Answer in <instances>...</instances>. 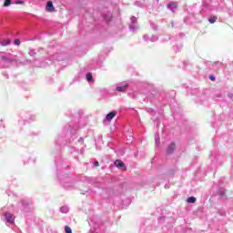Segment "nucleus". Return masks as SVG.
<instances>
[{"instance_id": "14", "label": "nucleus", "mask_w": 233, "mask_h": 233, "mask_svg": "<svg viewBox=\"0 0 233 233\" xmlns=\"http://www.w3.org/2000/svg\"><path fill=\"white\" fill-rule=\"evenodd\" d=\"M65 232H66V233H72L71 228L68 227V226H66V227H65Z\"/></svg>"}, {"instance_id": "9", "label": "nucleus", "mask_w": 233, "mask_h": 233, "mask_svg": "<svg viewBox=\"0 0 233 233\" xmlns=\"http://www.w3.org/2000/svg\"><path fill=\"white\" fill-rule=\"evenodd\" d=\"M87 82H93V75L91 73L86 74Z\"/></svg>"}, {"instance_id": "8", "label": "nucleus", "mask_w": 233, "mask_h": 233, "mask_svg": "<svg viewBox=\"0 0 233 233\" xmlns=\"http://www.w3.org/2000/svg\"><path fill=\"white\" fill-rule=\"evenodd\" d=\"M0 45H1L2 46H9V45H10V40H9V39L4 40L3 42H0Z\"/></svg>"}, {"instance_id": "5", "label": "nucleus", "mask_w": 233, "mask_h": 233, "mask_svg": "<svg viewBox=\"0 0 233 233\" xmlns=\"http://www.w3.org/2000/svg\"><path fill=\"white\" fill-rule=\"evenodd\" d=\"M175 147H176V144L175 143H171L170 146L167 149V154H173V152L175 150Z\"/></svg>"}, {"instance_id": "13", "label": "nucleus", "mask_w": 233, "mask_h": 233, "mask_svg": "<svg viewBox=\"0 0 233 233\" xmlns=\"http://www.w3.org/2000/svg\"><path fill=\"white\" fill-rule=\"evenodd\" d=\"M216 20H218V16H211L209 18V23L214 24L216 22Z\"/></svg>"}, {"instance_id": "6", "label": "nucleus", "mask_w": 233, "mask_h": 233, "mask_svg": "<svg viewBox=\"0 0 233 233\" xmlns=\"http://www.w3.org/2000/svg\"><path fill=\"white\" fill-rule=\"evenodd\" d=\"M2 61L7 62V63H13L15 62V59L9 58L8 56H1Z\"/></svg>"}, {"instance_id": "2", "label": "nucleus", "mask_w": 233, "mask_h": 233, "mask_svg": "<svg viewBox=\"0 0 233 233\" xmlns=\"http://www.w3.org/2000/svg\"><path fill=\"white\" fill-rule=\"evenodd\" d=\"M5 220L9 224H13L15 221V216L11 213H5Z\"/></svg>"}, {"instance_id": "12", "label": "nucleus", "mask_w": 233, "mask_h": 233, "mask_svg": "<svg viewBox=\"0 0 233 233\" xmlns=\"http://www.w3.org/2000/svg\"><path fill=\"white\" fill-rule=\"evenodd\" d=\"M11 5V0H5L4 1L3 6L8 7Z\"/></svg>"}, {"instance_id": "3", "label": "nucleus", "mask_w": 233, "mask_h": 233, "mask_svg": "<svg viewBox=\"0 0 233 233\" xmlns=\"http://www.w3.org/2000/svg\"><path fill=\"white\" fill-rule=\"evenodd\" d=\"M46 10L49 13H54L55 12V7H54V5H53V2H51V1L47 2Z\"/></svg>"}, {"instance_id": "11", "label": "nucleus", "mask_w": 233, "mask_h": 233, "mask_svg": "<svg viewBox=\"0 0 233 233\" xmlns=\"http://www.w3.org/2000/svg\"><path fill=\"white\" fill-rule=\"evenodd\" d=\"M187 203H196V197H189L187 198Z\"/></svg>"}, {"instance_id": "10", "label": "nucleus", "mask_w": 233, "mask_h": 233, "mask_svg": "<svg viewBox=\"0 0 233 233\" xmlns=\"http://www.w3.org/2000/svg\"><path fill=\"white\" fill-rule=\"evenodd\" d=\"M127 87H128V86H118L116 87V90L118 92H124L125 90H127Z\"/></svg>"}, {"instance_id": "17", "label": "nucleus", "mask_w": 233, "mask_h": 233, "mask_svg": "<svg viewBox=\"0 0 233 233\" xmlns=\"http://www.w3.org/2000/svg\"><path fill=\"white\" fill-rule=\"evenodd\" d=\"M93 165H95L96 167H99V162L96 161V162L93 163Z\"/></svg>"}, {"instance_id": "7", "label": "nucleus", "mask_w": 233, "mask_h": 233, "mask_svg": "<svg viewBox=\"0 0 233 233\" xmlns=\"http://www.w3.org/2000/svg\"><path fill=\"white\" fill-rule=\"evenodd\" d=\"M167 8L173 11L174 9L177 8V5H176V3H169L167 4Z\"/></svg>"}, {"instance_id": "1", "label": "nucleus", "mask_w": 233, "mask_h": 233, "mask_svg": "<svg viewBox=\"0 0 233 233\" xmlns=\"http://www.w3.org/2000/svg\"><path fill=\"white\" fill-rule=\"evenodd\" d=\"M115 167H116L119 170L126 171L127 166L124 162H122L120 159H117L114 162Z\"/></svg>"}, {"instance_id": "18", "label": "nucleus", "mask_w": 233, "mask_h": 233, "mask_svg": "<svg viewBox=\"0 0 233 233\" xmlns=\"http://www.w3.org/2000/svg\"><path fill=\"white\" fill-rule=\"evenodd\" d=\"M209 79H210L211 81H215V80H216V78H215L214 76H209Z\"/></svg>"}, {"instance_id": "16", "label": "nucleus", "mask_w": 233, "mask_h": 233, "mask_svg": "<svg viewBox=\"0 0 233 233\" xmlns=\"http://www.w3.org/2000/svg\"><path fill=\"white\" fill-rule=\"evenodd\" d=\"M15 45L19 46L20 45V40L19 39H15Z\"/></svg>"}, {"instance_id": "15", "label": "nucleus", "mask_w": 233, "mask_h": 233, "mask_svg": "<svg viewBox=\"0 0 233 233\" xmlns=\"http://www.w3.org/2000/svg\"><path fill=\"white\" fill-rule=\"evenodd\" d=\"M15 4V5H24V2L21 0H16Z\"/></svg>"}, {"instance_id": "4", "label": "nucleus", "mask_w": 233, "mask_h": 233, "mask_svg": "<svg viewBox=\"0 0 233 233\" xmlns=\"http://www.w3.org/2000/svg\"><path fill=\"white\" fill-rule=\"evenodd\" d=\"M116 111H113V112H110L107 114V116H106V119L109 122L112 121V119H114V117H116Z\"/></svg>"}]
</instances>
